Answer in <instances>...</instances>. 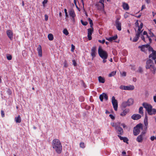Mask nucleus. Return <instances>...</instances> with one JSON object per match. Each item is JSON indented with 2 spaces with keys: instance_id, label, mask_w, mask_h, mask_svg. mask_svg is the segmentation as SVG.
Masks as SVG:
<instances>
[{
  "instance_id": "26",
  "label": "nucleus",
  "mask_w": 156,
  "mask_h": 156,
  "mask_svg": "<svg viewBox=\"0 0 156 156\" xmlns=\"http://www.w3.org/2000/svg\"><path fill=\"white\" fill-rule=\"evenodd\" d=\"M123 8L124 9L126 10H128L129 9V6L128 5L125 3H123Z\"/></svg>"
},
{
  "instance_id": "45",
  "label": "nucleus",
  "mask_w": 156,
  "mask_h": 156,
  "mask_svg": "<svg viewBox=\"0 0 156 156\" xmlns=\"http://www.w3.org/2000/svg\"><path fill=\"white\" fill-rule=\"evenodd\" d=\"M123 140L124 142L125 143H127L128 141V140L127 138L126 137H124V138L123 139Z\"/></svg>"
},
{
  "instance_id": "8",
  "label": "nucleus",
  "mask_w": 156,
  "mask_h": 156,
  "mask_svg": "<svg viewBox=\"0 0 156 156\" xmlns=\"http://www.w3.org/2000/svg\"><path fill=\"white\" fill-rule=\"evenodd\" d=\"M121 89L123 90H132L134 89V87L133 86H121L120 87Z\"/></svg>"
},
{
  "instance_id": "21",
  "label": "nucleus",
  "mask_w": 156,
  "mask_h": 156,
  "mask_svg": "<svg viewBox=\"0 0 156 156\" xmlns=\"http://www.w3.org/2000/svg\"><path fill=\"white\" fill-rule=\"evenodd\" d=\"M144 123L145 126L146 127L148 126V117L147 115V114H146L145 115V118L144 120Z\"/></svg>"
},
{
  "instance_id": "24",
  "label": "nucleus",
  "mask_w": 156,
  "mask_h": 156,
  "mask_svg": "<svg viewBox=\"0 0 156 156\" xmlns=\"http://www.w3.org/2000/svg\"><path fill=\"white\" fill-rule=\"evenodd\" d=\"M95 5L97 7L98 9L101 10L104 9V8H102V5L100 3H97Z\"/></svg>"
},
{
  "instance_id": "40",
  "label": "nucleus",
  "mask_w": 156,
  "mask_h": 156,
  "mask_svg": "<svg viewBox=\"0 0 156 156\" xmlns=\"http://www.w3.org/2000/svg\"><path fill=\"white\" fill-rule=\"evenodd\" d=\"M111 125L112 126L114 127L115 128V129L118 126L117 123H111Z\"/></svg>"
},
{
  "instance_id": "6",
  "label": "nucleus",
  "mask_w": 156,
  "mask_h": 156,
  "mask_svg": "<svg viewBox=\"0 0 156 156\" xmlns=\"http://www.w3.org/2000/svg\"><path fill=\"white\" fill-rule=\"evenodd\" d=\"M147 50H148L149 51H152V53L151 54L149 55V58H151L154 60H155L156 59V51H154L153 49L151 47L149 44H147Z\"/></svg>"
},
{
  "instance_id": "29",
  "label": "nucleus",
  "mask_w": 156,
  "mask_h": 156,
  "mask_svg": "<svg viewBox=\"0 0 156 156\" xmlns=\"http://www.w3.org/2000/svg\"><path fill=\"white\" fill-rule=\"evenodd\" d=\"M48 38L49 40H52L54 38L53 35L51 34H49L48 35Z\"/></svg>"
},
{
  "instance_id": "7",
  "label": "nucleus",
  "mask_w": 156,
  "mask_h": 156,
  "mask_svg": "<svg viewBox=\"0 0 156 156\" xmlns=\"http://www.w3.org/2000/svg\"><path fill=\"white\" fill-rule=\"evenodd\" d=\"M112 102L114 110L116 111H117L118 106V102L114 96H113L112 98Z\"/></svg>"
},
{
  "instance_id": "19",
  "label": "nucleus",
  "mask_w": 156,
  "mask_h": 156,
  "mask_svg": "<svg viewBox=\"0 0 156 156\" xmlns=\"http://www.w3.org/2000/svg\"><path fill=\"white\" fill-rule=\"evenodd\" d=\"M127 106H129L126 101H124L122 103L121 107L122 110L124 109Z\"/></svg>"
},
{
  "instance_id": "14",
  "label": "nucleus",
  "mask_w": 156,
  "mask_h": 156,
  "mask_svg": "<svg viewBox=\"0 0 156 156\" xmlns=\"http://www.w3.org/2000/svg\"><path fill=\"white\" fill-rule=\"evenodd\" d=\"M7 36L11 40L13 39V33L10 30H8L6 31Z\"/></svg>"
},
{
  "instance_id": "41",
  "label": "nucleus",
  "mask_w": 156,
  "mask_h": 156,
  "mask_svg": "<svg viewBox=\"0 0 156 156\" xmlns=\"http://www.w3.org/2000/svg\"><path fill=\"white\" fill-rule=\"evenodd\" d=\"M7 58L8 60H10L12 59V57L11 55H7Z\"/></svg>"
},
{
  "instance_id": "18",
  "label": "nucleus",
  "mask_w": 156,
  "mask_h": 156,
  "mask_svg": "<svg viewBox=\"0 0 156 156\" xmlns=\"http://www.w3.org/2000/svg\"><path fill=\"white\" fill-rule=\"evenodd\" d=\"M37 51L38 52V54L39 56L41 57L42 56V49L40 45H39L37 48Z\"/></svg>"
},
{
  "instance_id": "28",
  "label": "nucleus",
  "mask_w": 156,
  "mask_h": 156,
  "mask_svg": "<svg viewBox=\"0 0 156 156\" xmlns=\"http://www.w3.org/2000/svg\"><path fill=\"white\" fill-rule=\"evenodd\" d=\"M98 80L100 83H104L105 82V80L101 76L98 77Z\"/></svg>"
},
{
  "instance_id": "43",
  "label": "nucleus",
  "mask_w": 156,
  "mask_h": 156,
  "mask_svg": "<svg viewBox=\"0 0 156 156\" xmlns=\"http://www.w3.org/2000/svg\"><path fill=\"white\" fill-rule=\"evenodd\" d=\"M80 146L81 147L83 148L85 147V146L84 145V143L83 142H81L80 144Z\"/></svg>"
},
{
  "instance_id": "50",
  "label": "nucleus",
  "mask_w": 156,
  "mask_h": 156,
  "mask_svg": "<svg viewBox=\"0 0 156 156\" xmlns=\"http://www.w3.org/2000/svg\"><path fill=\"white\" fill-rule=\"evenodd\" d=\"M110 117V118L112 119H114L115 117L112 114H110L109 115Z\"/></svg>"
},
{
  "instance_id": "54",
  "label": "nucleus",
  "mask_w": 156,
  "mask_h": 156,
  "mask_svg": "<svg viewBox=\"0 0 156 156\" xmlns=\"http://www.w3.org/2000/svg\"><path fill=\"white\" fill-rule=\"evenodd\" d=\"M44 16L45 17V20H46V21L48 20V16L47 15L45 14V15Z\"/></svg>"
},
{
  "instance_id": "9",
  "label": "nucleus",
  "mask_w": 156,
  "mask_h": 156,
  "mask_svg": "<svg viewBox=\"0 0 156 156\" xmlns=\"http://www.w3.org/2000/svg\"><path fill=\"white\" fill-rule=\"evenodd\" d=\"M119 19L118 18L115 21V26L117 29L119 31L121 30V23L119 21Z\"/></svg>"
},
{
  "instance_id": "39",
  "label": "nucleus",
  "mask_w": 156,
  "mask_h": 156,
  "mask_svg": "<svg viewBox=\"0 0 156 156\" xmlns=\"http://www.w3.org/2000/svg\"><path fill=\"white\" fill-rule=\"evenodd\" d=\"M104 98L106 101L108 99V96L105 93H103Z\"/></svg>"
},
{
  "instance_id": "1",
  "label": "nucleus",
  "mask_w": 156,
  "mask_h": 156,
  "mask_svg": "<svg viewBox=\"0 0 156 156\" xmlns=\"http://www.w3.org/2000/svg\"><path fill=\"white\" fill-rule=\"evenodd\" d=\"M52 145L53 148L58 154L61 153L62 150V144L59 140L57 139H54L52 142Z\"/></svg>"
},
{
  "instance_id": "17",
  "label": "nucleus",
  "mask_w": 156,
  "mask_h": 156,
  "mask_svg": "<svg viewBox=\"0 0 156 156\" xmlns=\"http://www.w3.org/2000/svg\"><path fill=\"white\" fill-rule=\"evenodd\" d=\"M117 38V35H116L115 36L112 37H110L108 38L106 37V40L108 41H109L111 42L113 40H115Z\"/></svg>"
},
{
  "instance_id": "38",
  "label": "nucleus",
  "mask_w": 156,
  "mask_h": 156,
  "mask_svg": "<svg viewBox=\"0 0 156 156\" xmlns=\"http://www.w3.org/2000/svg\"><path fill=\"white\" fill-rule=\"evenodd\" d=\"M99 98L101 101H103V99L104 98L103 93L100 95Z\"/></svg>"
},
{
  "instance_id": "52",
  "label": "nucleus",
  "mask_w": 156,
  "mask_h": 156,
  "mask_svg": "<svg viewBox=\"0 0 156 156\" xmlns=\"http://www.w3.org/2000/svg\"><path fill=\"white\" fill-rule=\"evenodd\" d=\"M122 76H126V72H123L122 74H121Z\"/></svg>"
},
{
  "instance_id": "36",
  "label": "nucleus",
  "mask_w": 156,
  "mask_h": 156,
  "mask_svg": "<svg viewBox=\"0 0 156 156\" xmlns=\"http://www.w3.org/2000/svg\"><path fill=\"white\" fill-rule=\"evenodd\" d=\"M138 72L140 73H142L143 72V69L140 66L139 67L138 69Z\"/></svg>"
},
{
  "instance_id": "5",
  "label": "nucleus",
  "mask_w": 156,
  "mask_h": 156,
  "mask_svg": "<svg viewBox=\"0 0 156 156\" xmlns=\"http://www.w3.org/2000/svg\"><path fill=\"white\" fill-rule=\"evenodd\" d=\"M141 129H143V126L141 124H139L134 128L133 133L135 136L138 135Z\"/></svg>"
},
{
  "instance_id": "32",
  "label": "nucleus",
  "mask_w": 156,
  "mask_h": 156,
  "mask_svg": "<svg viewBox=\"0 0 156 156\" xmlns=\"http://www.w3.org/2000/svg\"><path fill=\"white\" fill-rule=\"evenodd\" d=\"M104 0H99V1L98 3H100L102 5V8H104Z\"/></svg>"
},
{
  "instance_id": "12",
  "label": "nucleus",
  "mask_w": 156,
  "mask_h": 156,
  "mask_svg": "<svg viewBox=\"0 0 156 156\" xmlns=\"http://www.w3.org/2000/svg\"><path fill=\"white\" fill-rule=\"evenodd\" d=\"M117 130V133L119 135H122L123 134V131L122 128L118 126L115 129Z\"/></svg>"
},
{
  "instance_id": "2",
  "label": "nucleus",
  "mask_w": 156,
  "mask_h": 156,
  "mask_svg": "<svg viewBox=\"0 0 156 156\" xmlns=\"http://www.w3.org/2000/svg\"><path fill=\"white\" fill-rule=\"evenodd\" d=\"M142 105L144 107L146 108L149 115H152L156 113V109L152 108V106L151 105L146 103H144Z\"/></svg>"
},
{
  "instance_id": "10",
  "label": "nucleus",
  "mask_w": 156,
  "mask_h": 156,
  "mask_svg": "<svg viewBox=\"0 0 156 156\" xmlns=\"http://www.w3.org/2000/svg\"><path fill=\"white\" fill-rule=\"evenodd\" d=\"M92 29L89 28L87 29L88 32V35L87 37L88 39L89 40H90L92 39V37L91 36L92 33L93 32V27H91Z\"/></svg>"
},
{
  "instance_id": "56",
  "label": "nucleus",
  "mask_w": 156,
  "mask_h": 156,
  "mask_svg": "<svg viewBox=\"0 0 156 156\" xmlns=\"http://www.w3.org/2000/svg\"><path fill=\"white\" fill-rule=\"evenodd\" d=\"M141 38L144 41H145V37L143 35H142Z\"/></svg>"
},
{
  "instance_id": "61",
  "label": "nucleus",
  "mask_w": 156,
  "mask_h": 156,
  "mask_svg": "<svg viewBox=\"0 0 156 156\" xmlns=\"http://www.w3.org/2000/svg\"><path fill=\"white\" fill-rule=\"evenodd\" d=\"M153 98L154 101L156 102V95L154 96Z\"/></svg>"
},
{
  "instance_id": "25",
  "label": "nucleus",
  "mask_w": 156,
  "mask_h": 156,
  "mask_svg": "<svg viewBox=\"0 0 156 156\" xmlns=\"http://www.w3.org/2000/svg\"><path fill=\"white\" fill-rule=\"evenodd\" d=\"M126 101L128 103L129 106H130L133 104V100L131 98H130Z\"/></svg>"
},
{
  "instance_id": "44",
  "label": "nucleus",
  "mask_w": 156,
  "mask_h": 156,
  "mask_svg": "<svg viewBox=\"0 0 156 156\" xmlns=\"http://www.w3.org/2000/svg\"><path fill=\"white\" fill-rule=\"evenodd\" d=\"M64 11L65 12L66 16V17H68V14L67 9H64Z\"/></svg>"
},
{
  "instance_id": "64",
  "label": "nucleus",
  "mask_w": 156,
  "mask_h": 156,
  "mask_svg": "<svg viewBox=\"0 0 156 156\" xmlns=\"http://www.w3.org/2000/svg\"><path fill=\"white\" fill-rule=\"evenodd\" d=\"M121 125L123 126V128H125L126 127V126L124 124L122 123L121 124Z\"/></svg>"
},
{
  "instance_id": "46",
  "label": "nucleus",
  "mask_w": 156,
  "mask_h": 156,
  "mask_svg": "<svg viewBox=\"0 0 156 156\" xmlns=\"http://www.w3.org/2000/svg\"><path fill=\"white\" fill-rule=\"evenodd\" d=\"M79 99L80 101L81 102L83 101H84V98L82 96L80 97L79 98Z\"/></svg>"
},
{
  "instance_id": "57",
  "label": "nucleus",
  "mask_w": 156,
  "mask_h": 156,
  "mask_svg": "<svg viewBox=\"0 0 156 156\" xmlns=\"http://www.w3.org/2000/svg\"><path fill=\"white\" fill-rule=\"evenodd\" d=\"M155 137L154 136H151V139L152 141H153L155 139Z\"/></svg>"
},
{
  "instance_id": "60",
  "label": "nucleus",
  "mask_w": 156,
  "mask_h": 156,
  "mask_svg": "<svg viewBox=\"0 0 156 156\" xmlns=\"http://www.w3.org/2000/svg\"><path fill=\"white\" fill-rule=\"evenodd\" d=\"M102 59H103V62L104 63H105L106 62L107 60L106 59H107V58H102Z\"/></svg>"
},
{
  "instance_id": "27",
  "label": "nucleus",
  "mask_w": 156,
  "mask_h": 156,
  "mask_svg": "<svg viewBox=\"0 0 156 156\" xmlns=\"http://www.w3.org/2000/svg\"><path fill=\"white\" fill-rule=\"evenodd\" d=\"M143 30H140V28H138V30H136V29H135V31L136 32V35L140 36V34L142 33Z\"/></svg>"
},
{
  "instance_id": "59",
  "label": "nucleus",
  "mask_w": 156,
  "mask_h": 156,
  "mask_svg": "<svg viewBox=\"0 0 156 156\" xmlns=\"http://www.w3.org/2000/svg\"><path fill=\"white\" fill-rule=\"evenodd\" d=\"M135 25L137 26V27H138L139 25V23H138V21H136L135 23Z\"/></svg>"
},
{
  "instance_id": "33",
  "label": "nucleus",
  "mask_w": 156,
  "mask_h": 156,
  "mask_svg": "<svg viewBox=\"0 0 156 156\" xmlns=\"http://www.w3.org/2000/svg\"><path fill=\"white\" fill-rule=\"evenodd\" d=\"M88 20L89 21L90 27H92V26L93 25L92 20L90 18L88 19Z\"/></svg>"
},
{
  "instance_id": "35",
  "label": "nucleus",
  "mask_w": 156,
  "mask_h": 156,
  "mask_svg": "<svg viewBox=\"0 0 156 156\" xmlns=\"http://www.w3.org/2000/svg\"><path fill=\"white\" fill-rule=\"evenodd\" d=\"M143 108L142 107H140L139 109V112L140 114H143L144 112L143 111Z\"/></svg>"
},
{
  "instance_id": "20",
  "label": "nucleus",
  "mask_w": 156,
  "mask_h": 156,
  "mask_svg": "<svg viewBox=\"0 0 156 156\" xmlns=\"http://www.w3.org/2000/svg\"><path fill=\"white\" fill-rule=\"evenodd\" d=\"M122 110H123V111L120 114V115L122 116H125L128 112L129 110L128 109H123Z\"/></svg>"
},
{
  "instance_id": "48",
  "label": "nucleus",
  "mask_w": 156,
  "mask_h": 156,
  "mask_svg": "<svg viewBox=\"0 0 156 156\" xmlns=\"http://www.w3.org/2000/svg\"><path fill=\"white\" fill-rule=\"evenodd\" d=\"M98 42L100 43H101L103 44L105 43V40L104 39H103L102 40H99Z\"/></svg>"
},
{
  "instance_id": "55",
  "label": "nucleus",
  "mask_w": 156,
  "mask_h": 156,
  "mask_svg": "<svg viewBox=\"0 0 156 156\" xmlns=\"http://www.w3.org/2000/svg\"><path fill=\"white\" fill-rule=\"evenodd\" d=\"M118 137L119 138L120 140H123V139L124 138V137H122L121 136H120L119 135H118Z\"/></svg>"
},
{
  "instance_id": "63",
  "label": "nucleus",
  "mask_w": 156,
  "mask_h": 156,
  "mask_svg": "<svg viewBox=\"0 0 156 156\" xmlns=\"http://www.w3.org/2000/svg\"><path fill=\"white\" fill-rule=\"evenodd\" d=\"M147 33L146 31H144L143 33V35H147Z\"/></svg>"
},
{
  "instance_id": "4",
  "label": "nucleus",
  "mask_w": 156,
  "mask_h": 156,
  "mask_svg": "<svg viewBox=\"0 0 156 156\" xmlns=\"http://www.w3.org/2000/svg\"><path fill=\"white\" fill-rule=\"evenodd\" d=\"M98 53L99 56L102 58H107L108 54L107 52L103 50L100 47H99L98 48Z\"/></svg>"
},
{
  "instance_id": "34",
  "label": "nucleus",
  "mask_w": 156,
  "mask_h": 156,
  "mask_svg": "<svg viewBox=\"0 0 156 156\" xmlns=\"http://www.w3.org/2000/svg\"><path fill=\"white\" fill-rule=\"evenodd\" d=\"M80 21H81V24L83 25L86 26L88 24V23L87 22L83 21L82 20H80Z\"/></svg>"
},
{
  "instance_id": "23",
  "label": "nucleus",
  "mask_w": 156,
  "mask_h": 156,
  "mask_svg": "<svg viewBox=\"0 0 156 156\" xmlns=\"http://www.w3.org/2000/svg\"><path fill=\"white\" fill-rule=\"evenodd\" d=\"M15 120L16 123H20L21 121V119L19 115L17 117H16Z\"/></svg>"
},
{
  "instance_id": "37",
  "label": "nucleus",
  "mask_w": 156,
  "mask_h": 156,
  "mask_svg": "<svg viewBox=\"0 0 156 156\" xmlns=\"http://www.w3.org/2000/svg\"><path fill=\"white\" fill-rule=\"evenodd\" d=\"M63 33L66 35H67L69 34V32L66 29H65L63 30Z\"/></svg>"
},
{
  "instance_id": "16",
  "label": "nucleus",
  "mask_w": 156,
  "mask_h": 156,
  "mask_svg": "<svg viewBox=\"0 0 156 156\" xmlns=\"http://www.w3.org/2000/svg\"><path fill=\"white\" fill-rule=\"evenodd\" d=\"M69 14L70 16L72 17L73 19H74L76 15L73 9H71L69 11Z\"/></svg>"
},
{
  "instance_id": "47",
  "label": "nucleus",
  "mask_w": 156,
  "mask_h": 156,
  "mask_svg": "<svg viewBox=\"0 0 156 156\" xmlns=\"http://www.w3.org/2000/svg\"><path fill=\"white\" fill-rule=\"evenodd\" d=\"M75 46L73 44H71V51H72V52H73L74 51V50L75 49Z\"/></svg>"
},
{
  "instance_id": "42",
  "label": "nucleus",
  "mask_w": 156,
  "mask_h": 156,
  "mask_svg": "<svg viewBox=\"0 0 156 156\" xmlns=\"http://www.w3.org/2000/svg\"><path fill=\"white\" fill-rule=\"evenodd\" d=\"M143 26V23H141L140 25L138 27V28H140V30H141V29L142 28Z\"/></svg>"
},
{
  "instance_id": "11",
  "label": "nucleus",
  "mask_w": 156,
  "mask_h": 156,
  "mask_svg": "<svg viewBox=\"0 0 156 156\" xmlns=\"http://www.w3.org/2000/svg\"><path fill=\"white\" fill-rule=\"evenodd\" d=\"M97 54L96 49L95 47H93L91 50V55L93 58H94Z\"/></svg>"
},
{
  "instance_id": "15",
  "label": "nucleus",
  "mask_w": 156,
  "mask_h": 156,
  "mask_svg": "<svg viewBox=\"0 0 156 156\" xmlns=\"http://www.w3.org/2000/svg\"><path fill=\"white\" fill-rule=\"evenodd\" d=\"M141 117V116L139 114H134L132 116L131 118L134 120H137L140 119Z\"/></svg>"
},
{
  "instance_id": "30",
  "label": "nucleus",
  "mask_w": 156,
  "mask_h": 156,
  "mask_svg": "<svg viewBox=\"0 0 156 156\" xmlns=\"http://www.w3.org/2000/svg\"><path fill=\"white\" fill-rule=\"evenodd\" d=\"M139 36L136 35L135 37L133 39V41L134 42H136L139 39Z\"/></svg>"
},
{
  "instance_id": "53",
  "label": "nucleus",
  "mask_w": 156,
  "mask_h": 156,
  "mask_svg": "<svg viewBox=\"0 0 156 156\" xmlns=\"http://www.w3.org/2000/svg\"><path fill=\"white\" fill-rule=\"evenodd\" d=\"M47 2V0H44L42 2V4L44 5L45 4H46Z\"/></svg>"
},
{
  "instance_id": "58",
  "label": "nucleus",
  "mask_w": 156,
  "mask_h": 156,
  "mask_svg": "<svg viewBox=\"0 0 156 156\" xmlns=\"http://www.w3.org/2000/svg\"><path fill=\"white\" fill-rule=\"evenodd\" d=\"M145 1L147 4H149L151 3L150 0H145Z\"/></svg>"
},
{
  "instance_id": "22",
  "label": "nucleus",
  "mask_w": 156,
  "mask_h": 156,
  "mask_svg": "<svg viewBox=\"0 0 156 156\" xmlns=\"http://www.w3.org/2000/svg\"><path fill=\"white\" fill-rule=\"evenodd\" d=\"M143 137L142 134L138 136L136 139V140L139 142H141L143 140Z\"/></svg>"
},
{
  "instance_id": "51",
  "label": "nucleus",
  "mask_w": 156,
  "mask_h": 156,
  "mask_svg": "<svg viewBox=\"0 0 156 156\" xmlns=\"http://www.w3.org/2000/svg\"><path fill=\"white\" fill-rule=\"evenodd\" d=\"M1 112L2 116V117H4L5 116V114H4V112L3 110H1Z\"/></svg>"
},
{
  "instance_id": "3",
  "label": "nucleus",
  "mask_w": 156,
  "mask_h": 156,
  "mask_svg": "<svg viewBox=\"0 0 156 156\" xmlns=\"http://www.w3.org/2000/svg\"><path fill=\"white\" fill-rule=\"evenodd\" d=\"M146 68L147 69H150L154 74L155 73L156 67L154 66L153 61L151 59H149L147 61Z\"/></svg>"
},
{
  "instance_id": "62",
  "label": "nucleus",
  "mask_w": 156,
  "mask_h": 156,
  "mask_svg": "<svg viewBox=\"0 0 156 156\" xmlns=\"http://www.w3.org/2000/svg\"><path fill=\"white\" fill-rule=\"evenodd\" d=\"M145 8V5H143L142 6V8H141V10H143L144 9V8Z\"/></svg>"
},
{
  "instance_id": "13",
  "label": "nucleus",
  "mask_w": 156,
  "mask_h": 156,
  "mask_svg": "<svg viewBox=\"0 0 156 156\" xmlns=\"http://www.w3.org/2000/svg\"><path fill=\"white\" fill-rule=\"evenodd\" d=\"M147 44L146 45H143L142 46H138V48L140 49V50L142 51L145 52L147 51Z\"/></svg>"
},
{
  "instance_id": "31",
  "label": "nucleus",
  "mask_w": 156,
  "mask_h": 156,
  "mask_svg": "<svg viewBox=\"0 0 156 156\" xmlns=\"http://www.w3.org/2000/svg\"><path fill=\"white\" fill-rule=\"evenodd\" d=\"M116 71H112L109 74L108 76L109 77H111L112 76H113L116 74Z\"/></svg>"
},
{
  "instance_id": "49",
  "label": "nucleus",
  "mask_w": 156,
  "mask_h": 156,
  "mask_svg": "<svg viewBox=\"0 0 156 156\" xmlns=\"http://www.w3.org/2000/svg\"><path fill=\"white\" fill-rule=\"evenodd\" d=\"M72 62H73V64L74 66H76V63L75 61L74 60H72Z\"/></svg>"
}]
</instances>
